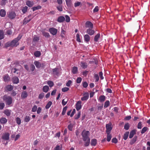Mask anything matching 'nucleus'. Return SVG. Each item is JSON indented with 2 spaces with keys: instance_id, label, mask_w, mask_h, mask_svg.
Segmentation results:
<instances>
[{
  "instance_id": "1",
  "label": "nucleus",
  "mask_w": 150,
  "mask_h": 150,
  "mask_svg": "<svg viewBox=\"0 0 150 150\" xmlns=\"http://www.w3.org/2000/svg\"><path fill=\"white\" fill-rule=\"evenodd\" d=\"M22 37V35L19 34L18 37L12 40L11 42H8L5 44L6 47H16L19 45V41L21 39Z\"/></svg>"
},
{
  "instance_id": "2",
  "label": "nucleus",
  "mask_w": 150,
  "mask_h": 150,
  "mask_svg": "<svg viewBox=\"0 0 150 150\" xmlns=\"http://www.w3.org/2000/svg\"><path fill=\"white\" fill-rule=\"evenodd\" d=\"M90 132L88 131L83 130L82 132L81 135L83 137V139L85 142L84 145L85 146H88L90 143V139L89 137Z\"/></svg>"
},
{
  "instance_id": "3",
  "label": "nucleus",
  "mask_w": 150,
  "mask_h": 150,
  "mask_svg": "<svg viewBox=\"0 0 150 150\" xmlns=\"http://www.w3.org/2000/svg\"><path fill=\"white\" fill-rule=\"evenodd\" d=\"M10 134L6 132L3 134L1 138L3 140V143L5 145H6L8 143V141L9 139Z\"/></svg>"
},
{
  "instance_id": "4",
  "label": "nucleus",
  "mask_w": 150,
  "mask_h": 150,
  "mask_svg": "<svg viewBox=\"0 0 150 150\" xmlns=\"http://www.w3.org/2000/svg\"><path fill=\"white\" fill-rule=\"evenodd\" d=\"M34 64L37 68L43 67L45 65V62H43L41 63L38 61H37L34 62Z\"/></svg>"
},
{
  "instance_id": "5",
  "label": "nucleus",
  "mask_w": 150,
  "mask_h": 150,
  "mask_svg": "<svg viewBox=\"0 0 150 150\" xmlns=\"http://www.w3.org/2000/svg\"><path fill=\"white\" fill-rule=\"evenodd\" d=\"M4 99L7 105H10L12 103V99L10 96L4 97Z\"/></svg>"
},
{
  "instance_id": "6",
  "label": "nucleus",
  "mask_w": 150,
  "mask_h": 150,
  "mask_svg": "<svg viewBox=\"0 0 150 150\" xmlns=\"http://www.w3.org/2000/svg\"><path fill=\"white\" fill-rule=\"evenodd\" d=\"M106 132L110 133L111 130L112 129V124L111 122H110L108 124L106 125Z\"/></svg>"
},
{
  "instance_id": "7",
  "label": "nucleus",
  "mask_w": 150,
  "mask_h": 150,
  "mask_svg": "<svg viewBox=\"0 0 150 150\" xmlns=\"http://www.w3.org/2000/svg\"><path fill=\"white\" fill-rule=\"evenodd\" d=\"M83 96L81 98V100L82 101H86L89 97V93L88 92L84 93L83 94Z\"/></svg>"
},
{
  "instance_id": "8",
  "label": "nucleus",
  "mask_w": 150,
  "mask_h": 150,
  "mask_svg": "<svg viewBox=\"0 0 150 150\" xmlns=\"http://www.w3.org/2000/svg\"><path fill=\"white\" fill-rule=\"evenodd\" d=\"M31 15H29L27 17L25 18L23 21V24H26L29 22L33 18Z\"/></svg>"
},
{
  "instance_id": "9",
  "label": "nucleus",
  "mask_w": 150,
  "mask_h": 150,
  "mask_svg": "<svg viewBox=\"0 0 150 150\" xmlns=\"http://www.w3.org/2000/svg\"><path fill=\"white\" fill-rule=\"evenodd\" d=\"M49 31L51 34L53 35H54L57 34V30L55 28H49Z\"/></svg>"
},
{
  "instance_id": "10",
  "label": "nucleus",
  "mask_w": 150,
  "mask_h": 150,
  "mask_svg": "<svg viewBox=\"0 0 150 150\" xmlns=\"http://www.w3.org/2000/svg\"><path fill=\"white\" fill-rule=\"evenodd\" d=\"M8 15L9 18L13 19L15 17L16 14L14 12L11 11L8 13Z\"/></svg>"
},
{
  "instance_id": "11",
  "label": "nucleus",
  "mask_w": 150,
  "mask_h": 150,
  "mask_svg": "<svg viewBox=\"0 0 150 150\" xmlns=\"http://www.w3.org/2000/svg\"><path fill=\"white\" fill-rule=\"evenodd\" d=\"M81 104V101H79L77 102L76 105V108L77 110L78 111L82 107Z\"/></svg>"
},
{
  "instance_id": "12",
  "label": "nucleus",
  "mask_w": 150,
  "mask_h": 150,
  "mask_svg": "<svg viewBox=\"0 0 150 150\" xmlns=\"http://www.w3.org/2000/svg\"><path fill=\"white\" fill-rule=\"evenodd\" d=\"M85 25L86 28H92L93 27V24L89 21H87L85 23Z\"/></svg>"
},
{
  "instance_id": "13",
  "label": "nucleus",
  "mask_w": 150,
  "mask_h": 150,
  "mask_svg": "<svg viewBox=\"0 0 150 150\" xmlns=\"http://www.w3.org/2000/svg\"><path fill=\"white\" fill-rule=\"evenodd\" d=\"M92 28H89L86 30V33L90 35H93L95 33L94 30L92 29Z\"/></svg>"
},
{
  "instance_id": "14",
  "label": "nucleus",
  "mask_w": 150,
  "mask_h": 150,
  "mask_svg": "<svg viewBox=\"0 0 150 150\" xmlns=\"http://www.w3.org/2000/svg\"><path fill=\"white\" fill-rule=\"evenodd\" d=\"M28 96L27 92L25 91H23L21 95V97L22 99H25Z\"/></svg>"
},
{
  "instance_id": "15",
  "label": "nucleus",
  "mask_w": 150,
  "mask_h": 150,
  "mask_svg": "<svg viewBox=\"0 0 150 150\" xmlns=\"http://www.w3.org/2000/svg\"><path fill=\"white\" fill-rule=\"evenodd\" d=\"M53 74L54 76L58 75L59 74V69L57 68L54 69L52 70Z\"/></svg>"
},
{
  "instance_id": "16",
  "label": "nucleus",
  "mask_w": 150,
  "mask_h": 150,
  "mask_svg": "<svg viewBox=\"0 0 150 150\" xmlns=\"http://www.w3.org/2000/svg\"><path fill=\"white\" fill-rule=\"evenodd\" d=\"M13 88V86L10 85H7L6 87V90L7 91H12Z\"/></svg>"
},
{
  "instance_id": "17",
  "label": "nucleus",
  "mask_w": 150,
  "mask_h": 150,
  "mask_svg": "<svg viewBox=\"0 0 150 150\" xmlns=\"http://www.w3.org/2000/svg\"><path fill=\"white\" fill-rule=\"evenodd\" d=\"M12 82L14 83L17 84L19 83V80L18 77L14 76L12 78Z\"/></svg>"
},
{
  "instance_id": "18",
  "label": "nucleus",
  "mask_w": 150,
  "mask_h": 150,
  "mask_svg": "<svg viewBox=\"0 0 150 150\" xmlns=\"http://www.w3.org/2000/svg\"><path fill=\"white\" fill-rule=\"evenodd\" d=\"M11 72L15 74L16 73L17 75L20 74V71L16 68H13L11 69Z\"/></svg>"
},
{
  "instance_id": "19",
  "label": "nucleus",
  "mask_w": 150,
  "mask_h": 150,
  "mask_svg": "<svg viewBox=\"0 0 150 150\" xmlns=\"http://www.w3.org/2000/svg\"><path fill=\"white\" fill-rule=\"evenodd\" d=\"M11 110L8 109H6L4 110L3 112L7 116H9L11 115Z\"/></svg>"
},
{
  "instance_id": "20",
  "label": "nucleus",
  "mask_w": 150,
  "mask_h": 150,
  "mask_svg": "<svg viewBox=\"0 0 150 150\" xmlns=\"http://www.w3.org/2000/svg\"><path fill=\"white\" fill-rule=\"evenodd\" d=\"M84 39L85 41L86 42H88L90 41V38L88 35L86 34L84 36Z\"/></svg>"
},
{
  "instance_id": "21",
  "label": "nucleus",
  "mask_w": 150,
  "mask_h": 150,
  "mask_svg": "<svg viewBox=\"0 0 150 150\" xmlns=\"http://www.w3.org/2000/svg\"><path fill=\"white\" fill-rule=\"evenodd\" d=\"M3 79L4 81L5 82L9 81L10 79V78L8 74L5 75L3 77Z\"/></svg>"
},
{
  "instance_id": "22",
  "label": "nucleus",
  "mask_w": 150,
  "mask_h": 150,
  "mask_svg": "<svg viewBox=\"0 0 150 150\" xmlns=\"http://www.w3.org/2000/svg\"><path fill=\"white\" fill-rule=\"evenodd\" d=\"M97 140L96 139H92L91 141V144L92 146H95L97 144Z\"/></svg>"
},
{
  "instance_id": "23",
  "label": "nucleus",
  "mask_w": 150,
  "mask_h": 150,
  "mask_svg": "<svg viewBox=\"0 0 150 150\" xmlns=\"http://www.w3.org/2000/svg\"><path fill=\"white\" fill-rule=\"evenodd\" d=\"M136 130L134 129L132 130L130 133L129 135V138H132L134 136V135L136 134Z\"/></svg>"
},
{
  "instance_id": "24",
  "label": "nucleus",
  "mask_w": 150,
  "mask_h": 150,
  "mask_svg": "<svg viewBox=\"0 0 150 150\" xmlns=\"http://www.w3.org/2000/svg\"><path fill=\"white\" fill-rule=\"evenodd\" d=\"M110 133H106L107 134L106 140L108 142L110 141L112 137V134Z\"/></svg>"
},
{
  "instance_id": "25",
  "label": "nucleus",
  "mask_w": 150,
  "mask_h": 150,
  "mask_svg": "<svg viewBox=\"0 0 150 150\" xmlns=\"http://www.w3.org/2000/svg\"><path fill=\"white\" fill-rule=\"evenodd\" d=\"M7 122V119L5 117H2L0 119V122L2 124L6 123Z\"/></svg>"
},
{
  "instance_id": "26",
  "label": "nucleus",
  "mask_w": 150,
  "mask_h": 150,
  "mask_svg": "<svg viewBox=\"0 0 150 150\" xmlns=\"http://www.w3.org/2000/svg\"><path fill=\"white\" fill-rule=\"evenodd\" d=\"M65 18L63 16H60L57 19V21L59 23H62L64 21Z\"/></svg>"
},
{
  "instance_id": "27",
  "label": "nucleus",
  "mask_w": 150,
  "mask_h": 150,
  "mask_svg": "<svg viewBox=\"0 0 150 150\" xmlns=\"http://www.w3.org/2000/svg\"><path fill=\"white\" fill-rule=\"evenodd\" d=\"M6 14V12L5 10L1 9L0 10V15L2 17H4Z\"/></svg>"
},
{
  "instance_id": "28",
  "label": "nucleus",
  "mask_w": 150,
  "mask_h": 150,
  "mask_svg": "<svg viewBox=\"0 0 150 150\" xmlns=\"http://www.w3.org/2000/svg\"><path fill=\"white\" fill-rule=\"evenodd\" d=\"M105 100V97L104 95L100 96L99 98V100L101 102H104Z\"/></svg>"
},
{
  "instance_id": "29",
  "label": "nucleus",
  "mask_w": 150,
  "mask_h": 150,
  "mask_svg": "<svg viewBox=\"0 0 150 150\" xmlns=\"http://www.w3.org/2000/svg\"><path fill=\"white\" fill-rule=\"evenodd\" d=\"M137 136H135L132 139V140L130 142V143L132 145L134 144L137 141Z\"/></svg>"
},
{
  "instance_id": "30",
  "label": "nucleus",
  "mask_w": 150,
  "mask_h": 150,
  "mask_svg": "<svg viewBox=\"0 0 150 150\" xmlns=\"http://www.w3.org/2000/svg\"><path fill=\"white\" fill-rule=\"evenodd\" d=\"M81 66L83 69L86 68L87 67V63L84 62H81Z\"/></svg>"
},
{
  "instance_id": "31",
  "label": "nucleus",
  "mask_w": 150,
  "mask_h": 150,
  "mask_svg": "<svg viewBox=\"0 0 150 150\" xmlns=\"http://www.w3.org/2000/svg\"><path fill=\"white\" fill-rule=\"evenodd\" d=\"M49 90V87L47 86H44L42 88L43 91L47 93Z\"/></svg>"
},
{
  "instance_id": "32",
  "label": "nucleus",
  "mask_w": 150,
  "mask_h": 150,
  "mask_svg": "<svg viewBox=\"0 0 150 150\" xmlns=\"http://www.w3.org/2000/svg\"><path fill=\"white\" fill-rule=\"evenodd\" d=\"M78 71V68L77 67H73L72 72L74 74H76Z\"/></svg>"
},
{
  "instance_id": "33",
  "label": "nucleus",
  "mask_w": 150,
  "mask_h": 150,
  "mask_svg": "<svg viewBox=\"0 0 150 150\" xmlns=\"http://www.w3.org/2000/svg\"><path fill=\"white\" fill-rule=\"evenodd\" d=\"M66 4L68 7H71L72 4L71 0H65Z\"/></svg>"
},
{
  "instance_id": "34",
  "label": "nucleus",
  "mask_w": 150,
  "mask_h": 150,
  "mask_svg": "<svg viewBox=\"0 0 150 150\" xmlns=\"http://www.w3.org/2000/svg\"><path fill=\"white\" fill-rule=\"evenodd\" d=\"M33 2H31L29 1H28L26 2V4L28 6L30 7H31L33 6Z\"/></svg>"
},
{
  "instance_id": "35",
  "label": "nucleus",
  "mask_w": 150,
  "mask_h": 150,
  "mask_svg": "<svg viewBox=\"0 0 150 150\" xmlns=\"http://www.w3.org/2000/svg\"><path fill=\"white\" fill-rule=\"evenodd\" d=\"M34 55L36 57H39L41 55V53L40 51H37L34 53Z\"/></svg>"
},
{
  "instance_id": "36",
  "label": "nucleus",
  "mask_w": 150,
  "mask_h": 150,
  "mask_svg": "<svg viewBox=\"0 0 150 150\" xmlns=\"http://www.w3.org/2000/svg\"><path fill=\"white\" fill-rule=\"evenodd\" d=\"M100 34L99 33H98L95 36L94 38V40L96 42L98 41V39L100 37Z\"/></svg>"
},
{
  "instance_id": "37",
  "label": "nucleus",
  "mask_w": 150,
  "mask_h": 150,
  "mask_svg": "<svg viewBox=\"0 0 150 150\" xmlns=\"http://www.w3.org/2000/svg\"><path fill=\"white\" fill-rule=\"evenodd\" d=\"M129 132H126L123 135V139L125 140H126L129 136Z\"/></svg>"
},
{
  "instance_id": "38",
  "label": "nucleus",
  "mask_w": 150,
  "mask_h": 150,
  "mask_svg": "<svg viewBox=\"0 0 150 150\" xmlns=\"http://www.w3.org/2000/svg\"><path fill=\"white\" fill-rule=\"evenodd\" d=\"M149 129L147 127H144L142 129L141 133L142 134L146 132L147 130H148Z\"/></svg>"
},
{
  "instance_id": "39",
  "label": "nucleus",
  "mask_w": 150,
  "mask_h": 150,
  "mask_svg": "<svg viewBox=\"0 0 150 150\" xmlns=\"http://www.w3.org/2000/svg\"><path fill=\"white\" fill-rule=\"evenodd\" d=\"M52 104V103L51 101H49L47 103L46 106H45V108L47 109H48L50 108V107L51 106Z\"/></svg>"
},
{
  "instance_id": "40",
  "label": "nucleus",
  "mask_w": 150,
  "mask_h": 150,
  "mask_svg": "<svg viewBox=\"0 0 150 150\" xmlns=\"http://www.w3.org/2000/svg\"><path fill=\"white\" fill-rule=\"evenodd\" d=\"M30 117L28 116H26L24 118V121L26 122H29L30 120Z\"/></svg>"
},
{
  "instance_id": "41",
  "label": "nucleus",
  "mask_w": 150,
  "mask_h": 150,
  "mask_svg": "<svg viewBox=\"0 0 150 150\" xmlns=\"http://www.w3.org/2000/svg\"><path fill=\"white\" fill-rule=\"evenodd\" d=\"M42 35L46 38H49L50 36L49 34L47 32H42Z\"/></svg>"
},
{
  "instance_id": "42",
  "label": "nucleus",
  "mask_w": 150,
  "mask_h": 150,
  "mask_svg": "<svg viewBox=\"0 0 150 150\" xmlns=\"http://www.w3.org/2000/svg\"><path fill=\"white\" fill-rule=\"evenodd\" d=\"M66 33V31L64 30L63 29H61V36L62 37V38H64V36L65 34Z\"/></svg>"
},
{
  "instance_id": "43",
  "label": "nucleus",
  "mask_w": 150,
  "mask_h": 150,
  "mask_svg": "<svg viewBox=\"0 0 150 150\" xmlns=\"http://www.w3.org/2000/svg\"><path fill=\"white\" fill-rule=\"evenodd\" d=\"M81 5V2L79 1H77L75 2L74 4V6L75 7H77Z\"/></svg>"
},
{
  "instance_id": "44",
  "label": "nucleus",
  "mask_w": 150,
  "mask_h": 150,
  "mask_svg": "<svg viewBox=\"0 0 150 150\" xmlns=\"http://www.w3.org/2000/svg\"><path fill=\"white\" fill-rule=\"evenodd\" d=\"M16 120L17 123L18 125H20L21 124V120L20 118L18 117H16Z\"/></svg>"
},
{
  "instance_id": "45",
  "label": "nucleus",
  "mask_w": 150,
  "mask_h": 150,
  "mask_svg": "<svg viewBox=\"0 0 150 150\" xmlns=\"http://www.w3.org/2000/svg\"><path fill=\"white\" fill-rule=\"evenodd\" d=\"M81 115V112L80 111L78 112L77 113V115H76L74 116V118L75 119H78L79 118Z\"/></svg>"
},
{
  "instance_id": "46",
  "label": "nucleus",
  "mask_w": 150,
  "mask_h": 150,
  "mask_svg": "<svg viewBox=\"0 0 150 150\" xmlns=\"http://www.w3.org/2000/svg\"><path fill=\"white\" fill-rule=\"evenodd\" d=\"M110 105V102L109 100L106 101L104 103V107L105 108L108 107Z\"/></svg>"
},
{
  "instance_id": "47",
  "label": "nucleus",
  "mask_w": 150,
  "mask_h": 150,
  "mask_svg": "<svg viewBox=\"0 0 150 150\" xmlns=\"http://www.w3.org/2000/svg\"><path fill=\"white\" fill-rule=\"evenodd\" d=\"M94 76L96 79L95 81L96 82H98L99 80V77L98 75L97 74H95Z\"/></svg>"
},
{
  "instance_id": "48",
  "label": "nucleus",
  "mask_w": 150,
  "mask_h": 150,
  "mask_svg": "<svg viewBox=\"0 0 150 150\" xmlns=\"http://www.w3.org/2000/svg\"><path fill=\"white\" fill-rule=\"evenodd\" d=\"M129 127V125L128 123H126L124 126V129L126 130H128Z\"/></svg>"
},
{
  "instance_id": "49",
  "label": "nucleus",
  "mask_w": 150,
  "mask_h": 150,
  "mask_svg": "<svg viewBox=\"0 0 150 150\" xmlns=\"http://www.w3.org/2000/svg\"><path fill=\"white\" fill-rule=\"evenodd\" d=\"M4 38V33L2 30H0V40H1Z\"/></svg>"
},
{
  "instance_id": "50",
  "label": "nucleus",
  "mask_w": 150,
  "mask_h": 150,
  "mask_svg": "<svg viewBox=\"0 0 150 150\" xmlns=\"http://www.w3.org/2000/svg\"><path fill=\"white\" fill-rule=\"evenodd\" d=\"M28 8V7L27 6H25L22 9V11L23 13H25L27 11Z\"/></svg>"
},
{
  "instance_id": "51",
  "label": "nucleus",
  "mask_w": 150,
  "mask_h": 150,
  "mask_svg": "<svg viewBox=\"0 0 150 150\" xmlns=\"http://www.w3.org/2000/svg\"><path fill=\"white\" fill-rule=\"evenodd\" d=\"M8 0H1V5L2 6L5 5L7 2Z\"/></svg>"
},
{
  "instance_id": "52",
  "label": "nucleus",
  "mask_w": 150,
  "mask_h": 150,
  "mask_svg": "<svg viewBox=\"0 0 150 150\" xmlns=\"http://www.w3.org/2000/svg\"><path fill=\"white\" fill-rule=\"evenodd\" d=\"M47 83L50 87H52L53 86L54 84L53 82L51 81H48Z\"/></svg>"
},
{
  "instance_id": "53",
  "label": "nucleus",
  "mask_w": 150,
  "mask_h": 150,
  "mask_svg": "<svg viewBox=\"0 0 150 150\" xmlns=\"http://www.w3.org/2000/svg\"><path fill=\"white\" fill-rule=\"evenodd\" d=\"M67 108V106H65L63 108L62 112V114L63 115H64L65 114Z\"/></svg>"
},
{
  "instance_id": "54",
  "label": "nucleus",
  "mask_w": 150,
  "mask_h": 150,
  "mask_svg": "<svg viewBox=\"0 0 150 150\" xmlns=\"http://www.w3.org/2000/svg\"><path fill=\"white\" fill-rule=\"evenodd\" d=\"M30 68L32 71H33L35 69V66L33 64H31L30 66Z\"/></svg>"
},
{
  "instance_id": "55",
  "label": "nucleus",
  "mask_w": 150,
  "mask_h": 150,
  "mask_svg": "<svg viewBox=\"0 0 150 150\" xmlns=\"http://www.w3.org/2000/svg\"><path fill=\"white\" fill-rule=\"evenodd\" d=\"M73 127V125L71 124H70L68 125V128L69 130L72 131Z\"/></svg>"
},
{
  "instance_id": "56",
  "label": "nucleus",
  "mask_w": 150,
  "mask_h": 150,
  "mask_svg": "<svg viewBox=\"0 0 150 150\" xmlns=\"http://www.w3.org/2000/svg\"><path fill=\"white\" fill-rule=\"evenodd\" d=\"M142 127V123L141 122H139L137 125V128L139 129H141Z\"/></svg>"
},
{
  "instance_id": "57",
  "label": "nucleus",
  "mask_w": 150,
  "mask_h": 150,
  "mask_svg": "<svg viewBox=\"0 0 150 150\" xmlns=\"http://www.w3.org/2000/svg\"><path fill=\"white\" fill-rule=\"evenodd\" d=\"M76 40L79 42H81V40L80 38V36L79 34H77L76 35Z\"/></svg>"
},
{
  "instance_id": "58",
  "label": "nucleus",
  "mask_w": 150,
  "mask_h": 150,
  "mask_svg": "<svg viewBox=\"0 0 150 150\" xmlns=\"http://www.w3.org/2000/svg\"><path fill=\"white\" fill-rule=\"evenodd\" d=\"M65 17L66 18V21L67 22H69L70 21V18L69 16L68 15L65 16Z\"/></svg>"
},
{
  "instance_id": "59",
  "label": "nucleus",
  "mask_w": 150,
  "mask_h": 150,
  "mask_svg": "<svg viewBox=\"0 0 150 150\" xmlns=\"http://www.w3.org/2000/svg\"><path fill=\"white\" fill-rule=\"evenodd\" d=\"M41 8V6H35L33 7L32 9L33 11H35L36 10L40 9Z\"/></svg>"
},
{
  "instance_id": "60",
  "label": "nucleus",
  "mask_w": 150,
  "mask_h": 150,
  "mask_svg": "<svg viewBox=\"0 0 150 150\" xmlns=\"http://www.w3.org/2000/svg\"><path fill=\"white\" fill-rule=\"evenodd\" d=\"M67 100H66L65 99H63L62 101V104L64 106L66 104Z\"/></svg>"
},
{
  "instance_id": "61",
  "label": "nucleus",
  "mask_w": 150,
  "mask_h": 150,
  "mask_svg": "<svg viewBox=\"0 0 150 150\" xmlns=\"http://www.w3.org/2000/svg\"><path fill=\"white\" fill-rule=\"evenodd\" d=\"M10 94L12 96H15L16 95L17 93L15 91H13L11 92Z\"/></svg>"
},
{
  "instance_id": "62",
  "label": "nucleus",
  "mask_w": 150,
  "mask_h": 150,
  "mask_svg": "<svg viewBox=\"0 0 150 150\" xmlns=\"http://www.w3.org/2000/svg\"><path fill=\"white\" fill-rule=\"evenodd\" d=\"M72 82L71 80H69L67 82L66 84V85L67 86L69 87L72 83Z\"/></svg>"
},
{
  "instance_id": "63",
  "label": "nucleus",
  "mask_w": 150,
  "mask_h": 150,
  "mask_svg": "<svg viewBox=\"0 0 150 150\" xmlns=\"http://www.w3.org/2000/svg\"><path fill=\"white\" fill-rule=\"evenodd\" d=\"M69 90V88L68 87H64L62 88V91L63 92H65L68 91Z\"/></svg>"
},
{
  "instance_id": "64",
  "label": "nucleus",
  "mask_w": 150,
  "mask_h": 150,
  "mask_svg": "<svg viewBox=\"0 0 150 150\" xmlns=\"http://www.w3.org/2000/svg\"><path fill=\"white\" fill-rule=\"evenodd\" d=\"M112 143L116 144L118 140L116 138H114L112 139Z\"/></svg>"
}]
</instances>
